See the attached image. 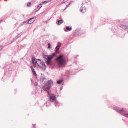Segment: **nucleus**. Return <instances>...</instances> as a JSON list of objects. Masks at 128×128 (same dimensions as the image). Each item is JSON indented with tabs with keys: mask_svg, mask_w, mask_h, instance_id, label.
I'll list each match as a JSON object with an SVG mask.
<instances>
[{
	"mask_svg": "<svg viewBox=\"0 0 128 128\" xmlns=\"http://www.w3.org/2000/svg\"><path fill=\"white\" fill-rule=\"evenodd\" d=\"M64 55H60L56 60L58 62V64L59 67H65L66 65V60L64 58Z\"/></svg>",
	"mask_w": 128,
	"mask_h": 128,
	"instance_id": "nucleus-1",
	"label": "nucleus"
},
{
	"mask_svg": "<svg viewBox=\"0 0 128 128\" xmlns=\"http://www.w3.org/2000/svg\"><path fill=\"white\" fill-rule=\"evenodd\" d=\"M114 109L117 112L120 114L121 115L128 118V112H126L124 108L121 109L119 108L115 107L114 108Z\"/></svg>",
	"mask_w": 128,
	"mask_h": 128,
	"instance_id": "nucleus-2",
	"label": "nucleus"
},
{
	"mask_svg": "<svg viewBox=\"0 0 128 128\" xmlns=\"http://www.w3.org/2000/svg\"><path fill=\"white\" fill-rule=\"evenodd\" d=\"M53 84V82L51 80L48 81L45 84L43 87L44 90L45 91H47L50 90Z\"/></svg>",
	"mask_w": 128,
	"mask_h": 128,
	"instance_id": "nucleus-3",
	"label": "nucleus"
},
{
	"mask_svg": "<svg viewBox=\"0 0 128 128\" xmlns=\"http://www.w3.org/2000/svg\"><path fill=\"white\" fill-rule=\"evenodd\" d=\"M120 22L123 23V24H120V26L121 28L126 31L128 33V23L126 21H120Z\"/></svg>",
	"mask_w": 128,
	"mask_h": 128,
	"instance_id": "nucleus-4",
	"label": "nucleus"
},
{
	"mask_svg": "<svg viewBox=\"0 0 128 128\" xmlns=\"http://www.w3.org/2000/svg\"><path fill=\"white\" fill-rule=\"evenodd\" d=\"M55 55V53H53L52 55L50 56H48L45 55H43L44 58L46 59L47 60H51L54 57Z\"/></svg>",
	"mask_w": 128,
	"mask_h": 128,
	"instance_id": "nucleus-5",
	"label": "nucleus"
},
{
	"mask_svg": "<svg viewBox=\"0 0 128 128\" xmlns=\"http://www.w3.org/2000/svg\"><path fill=\"white\" fill-rule=\"evenodd\" d=\"M38 66H39L40 68H42V69L44 70L46 69V66L44 64V63L42 61H40V64H38Z\"/></svg>",
	"mask_w": 128,
	"mask_h": 128,
	"instance_id": "nucleus-6",
	"label": "nucleus"
},
{
	"mask_svg": "<svg viewBox=\"0 0 128 128\" xmlns=\"http://www.w3.org/2000/svg\"><path fill=\"white\" fill-rule=\"evenodd\" d=\"M36 18H31L28 20L27 23L28 24H30L32 23L35 20Z\"/></svg>",
	"mask_w": 128,
	"mask_h": 128,
	"instance_id": "nucleus-7",
	"label": "nucleus"
},
{
	"mask_svg": "<svg viewBox=\"0 0 128 128\" xmlns=\"http://www.w3.org/2000/svg\"><path fill=\"white\" fill-rule=\"evenodd\" d=\"M49 97L50 98V102H53L56 100V97L55 96H54L50 95Z\"/></svg>",
	"mask_w": 128,
	"mask_h": 128,
	"instance_id": "nucleus-8",
	"label": "nucleus"
},
{
	"mask_svg": "<svg viewBox=\"0 0 128 128\" xmlns=\"http://www.w3.org/2000/svg\"><path fill=\"white\" fill-rule=\"evenodd\" d=\"M61 46V44H58V45L55 48V51L56 52H57L59 50H60V48Z\"/></svg>",
	"mask_w": 128,
	"mask_h": 128,
	"instance_id": "nucleus-9",
	"label": "nucleus"
},
{
	"mask_svg": "<svg viewBox=\"0 0 128 128\" xmlns=\"http://www.w3.org/2000/svg\"><path fill=\"white\" fill-rule=\"evenodd\" d=\"M32 61L33 63L34 64L38 63L37 62L38 61L36 60V58L34 57H32Z\"/></svg>",
	"mask_w": 128,
	"mask_h": 128,
	"instance_id": "nucleus-10",
	"label": "nucleus"
},
{
	"mask_svg": "<svg viewBox=\"0 0 128 128\" xmlns=\"http://www.w3.org/2000/svg\"><path fill=\"white\" fill-rule=\"evenodd\" d=\"M63 22V20H57L56 24L58 25H60Z\"/></svg>",
	"mask_w": 128,
	"mask_h": 128,
	"instance_id": "nucleus-11",
	"label": "nucleus"
},
{
	"mask_svg": "<svg viewBox=\"0 0 128 128\" xmlns=\"http://www.w3.org/2000/svg\"><path fill=\"white\" fill-rule=\"evenodd\" d=\"M46 63L48 65H51V64L50 60H48L47 61H46Z\"/></svg>",
	"mask_w": 128,
	"mask_h": 128,
	"instance_id": "nucleus-12",
	"label": "nucleus"
},
{
	"mask_svg": "<svg viewBox=\"0 0 128 128\" xmlns=\"http://www.w3.org/2000/svg\"><path fill=\"white\" fill-rule=\"evenodd\" d=\"M80 12L84 13L86 11V8L85 7H84L82 9H80Z\"/></svg>",
	"mask_w": 128,
	"mask_h": 128,
	"instance_id": "nucleus-13",
	"label": "nucleus"
},
{
	"mask_svg": "<svg viewBox=\"0 0 128 128\" xmlns=\"http://www.w3.org/2000/svg\"><path fill=\"white\" fill-rule=\"evenodd\" d=\"M55 106L56 107H57L59 106V103L57 101H56L55 103Z\"/></svg>",
	"mask_w": 128,
	"mask_h": 128,
	"instance_id": "nucleus-14",
	"label": "nucleus"
},
{
	"mask_svg": "<svg viewBox=\"0 0 128 128\" xmlns=\"http://www.w3.org/2000/svg\"><path fill=\"white\" fill-rule=\"evenodd\" d=\"M66 29L70 31L72 30V28L71 27H70L69 26H67L66 27Z\"/></svg>",
	"mask_w": 128,
	"mask_h": 128,
	"instance_id": "nucleus-15",
	"label": "nucleus"
},
{
	"mask_svg": "<svg viewBox=\"0 0 128 128\" xmlns=\"http://www.w3.org/2000/svg\"><path fill=\"white\" fill-rule=\"evenodd\" d=\"M62 80H59L57 81V83L58 84H60L62 82Z\"/></svg>",
	"mask_w": 128,
	"mask_h": 128,
	"instance_id": "nucleus-16",
	"label": "nucleus"
},
{
	"mask_svg": "<svg viewBox=\"0 0 128 128\" xmlns=\"http://www.w3.org/2000/svg\"><path fill=\"white\" fill-rule=\"evenodd\" d=\"M31 4V3L30 2H29L27 4V6L28 7H29L30 6V5Z\"/></svg>",
	"mask_w": 128,
	"mask_h": 128,
	"instance_id": "nucleus-17",
	"label": "nucleus"
},
{
	"mask_svg": "<svg viewBox=\"0 0 128 128\" xmlns=\"http://www.w3.org/2000/svg\"><path fill=\"white\" fill-rule=\"evenodd\" d=\"M45 79V78L44 77H43V78H41V80L42 81V82H43L44 81Z\"/></svg>",
	"mask_w": 128,
	"mask_h": 128,
	"instance_id": "nucleus-18",
	"label": "nucleus"
},
{
	"mask_svg": "<svg viewBox=\"0 0 128 128\" xmlns=\"http://www.w3.org/2000/svg\"><path fill=\"white\" fill-rule=\"evenodd\" d=\"M32 72H33V73L35 75V76H36L37 75V74H36V73L35 71H34Z\"/></svg>",
	"mask_w": 128,
	"mask_h": 128,
	"instance_id": "nucleus-19",
	"label": "nucleus"
},
{
	"mask_svg": "<svg viewBox=\"0 0 128 128\" xmlns=\"http://www.w3.org/2000/svg\"><path fill=\"white\" fill-rule=\"evenodd\" d=\"M48 48H49V49H50L51 48V45L50 44V43H49L48 44Z\"/></svg>",
	"mask_w": 128,
	"mask_h": 128,
	"instance_id": "nucleus-20",
	"label": "nucleus"
},
{
	"mask_svg": "<svg viewBox=\"0 0 128 128\" xmlns=\"http://www.w3.org/2000/svg\"><path fill=\"white\" fill-rule=\"evenodd\" d=\"M31 70H32V72L35 71L34 69V68H33V67L32 66H31Z\"/></svg>",
	"mask_w": 128,
	"mask_h": 128,
	"instance_id": "nucleus-21",
	"label": "nucleus"
},
{
	"mask_svg": "<svg viewBox=\"0 0 128 128\" xmlns=\"http://www.w3.org/2000/svg\"><path fill=\"white\" fill-rule=\"evenodd\" d=\"M3 48V47L1 46H0V51L2 50Z\"/></svg>",
	"mask_w": 128,
	"mask_h": 128,
	"instance_id": "nucleus-22",
	"label": "nucleus"
},
{
	"mask_svg": "<svg viewBox=\"0 0 128 128\" xmlns=\"http://www.w3.org/2000/svg\"><path fill=\"white\" fill-rule=\"evenodd\" d=\"M71 4V3H69L67 5H66V8H68V6L70 5Z\"/></svg>",
	"mask_w": 128,
	"mask_h": 128,
	"instance_id": "nucleus-23",
	"label": "nucleus"
},
{
	"mask_svg": "<svg viewBox=\"0 0 128 128\" xmlns=\"http://www.w3.org/2000/svg\"><path fill=\"white\" fill-rule=\"evenodd\" d=\"M36 60L38 61V60L40 62V61H42L40 60V59H37Z\"/></svg>",
	"mask_w": 128,
	"mask_h": 128,
	"instance_id": "nucleus-24",
	"label": "nucleus"
},
{
	"mask_svg": "<svg viewBox=\"0 0 128 128\" xmlns=\"http://www.w3.org/2000/svg\"><path fill=\"white\" fill-rule=\"evenodd\" d=\"M40 8H39V9H38V10L37 12L38 11V10L40 8L42 7V5L41 6H40Z\"/></svg>",
	"mask_w": 128,
	"mask_h": 128,
	"instance_id": "nucleus-25",
	"label": "nucleus"
},
{
	"mask_svg": "<svg viewBox=\"0 0 128 128\" xmlns=\"http://www.w3.org/2000/svg\"><path fill=\"white\" fill-rule=\"evenodd\" d=\"M47 93H48V95H49V96L50 95V92H48V91L47 92Z\"/></svg>",
	"mask_w": 128,
	"mask_h": 128,
	"instance_id": "nucleus-26",
	"label": "nucleus"
},
{
	"mask_svg": "<svg viewBox=\"0 0 128 128\" xmlns=\"http://www.w3.org/2000/svg\"><path fill=\"white\" fill-rule=\"evenodd\" d=\"M42 5V4H40L38 6H37V7H38H38H40V6H41V5Z\"/></svg>",
	"mask_w": 128,
	"mask_h": 128,
	"instance_id": "nucleus-27",
	"label": "nucleus"
},
{
	"mask_svg": "<svg viewBox=\"0 0 128 128\" xmlns=\"http://www.w3.org/2000/svg\"><path fill=\"white\" fill-rule=\"evenodd\" d=\"M48 2H47L46 1H45L44 2H43V3H46Z\"/></svg>",
	"mask_w": 128,
	"mask_h": 128,
	"instance_id": "nucleus-28",
	"label": "nucleus"
},
{
	"mask_svg": "<svg viewBox=\"0 0 128 128\" xmlns=\"http://www.w3.org/2000/svg\"><path fill=\"white\" fill-rule=\"evenodd\" d=\"M27 22L26 21V22H23V24H25Z\"/></svg>",
	"mask_w": 128,
	"mask_h": 128,
	"instance_id": "nucleus-29",
	"label": "nucleus"
},
{
	"mask_svg": "<svg viewBox=\"0 0 128 128\" xmlns=\"http://www.w3.org/2000/svg\"><path fill=\"white\" fill-rule=\"evenodd\" d=\"M66 2V1H65V0H64L62 2V3H64V2Z\"/></svg>",
	"mask_w": 128,
	"mask_h": 128,
	"instance_id": "nucleus-30",
	"label": "nucleus"
},
{
	"mask_svg": "<svg viewBox=\"0 0 128 128\" xmlns=\"http://www.w3.org/2000/svg\"><path fill=\"white\" fill-rule=\"evenodd\" d=\"M49 20H49L48 21H45V23H47L48 22V21H49Z\"/></svg>",
	"mask_w": 128,
	"mask_h": 128,
	"instance_id": "nucleus-31",
	"label": "nucleus"
},
{
	"mask_svg": "<svg viewBox=\"0 0 128 128\" xmlns=\"http://www.w3.org/2000/svg\"><path fill=\"white\" fill-rule=\"evenodd\" d=\"M24 24H23V22H22V24H21V26H22L23 25H24Z\"/></svg>",
	"mask_w": 128,
	"mask_h": 128,
	"instance_id": "nucleus-32",
	"label": "nucleus"
},
{
	"mask_svg": "<svg viewBox=\"0 0 128 128\" xmlns=\"http://www.w3.org/2000/svg\"><path fill=\"white\" fill-rule=\"evenodd\" d=\"M2 21V20H0V24L1 23V22Z\"/></svg>",
	"mask_w": 128,
	"mask_h": 128,
	"instance_id": "nucleus-33",
	"label": "nucleus"
},
{
	"mask_svg": "<svg viewBox=\"0 0 128 128\" xmlns=\"http://www.w3.org/2000/svg\"><path fill=\"white\" fill-rule=\"evenodd\" d=\"M62 87L61 88H60V90H62Z\"/></svg>",
	"mask_w": 128,
	"mask_h": 128,
	"instance_id": "nucleus-34",
	"label": "nucleus"
},
{
	"mask_svg": "<svg viewBox=\"0 0 128 128\" xmlns=\"http://www.w3.org/2000/svg\"><path fill=\"white\" fill-rule=\"evenodd\" d=\"M65 32H66V30H65Z\"/></svg>",
	"mask_w": 128,
	"mask_h": 128,
	"instance_id": "nucleus-35",
	"label": "nucleus"
},
{
	"mask_svg": "<svg viewBox=\"0 0 128 128\" xmlns=\"http://www.w3.org/2000/svg\"><path fill=\"white\" fill-rule=\"evenodd\" d=\"M7 0H5V1H6Z\"/></svg>",
	"mask_w": 128,
	"mask_h": 128,
	"instance_id": "nucleus-36",
	"label": "nucleus"
},
{
	"mask_svg": "<svg viewBox=\"0 0 128 128\" xmlns=\"http://www.w3.org/2000/svg\"><path fill=\"white\" fill-rule=\"evenodd\" d=\"M36 128L35 127H34V128Z\"/></svg>",
	"mask_w": 128,
	"mask_h": 128,
	"instance_id": "nucleus-37",
	"label": "nucleus"
},
{
	"mask_svg": "<svg viewBox=\"0 0 128 128\" xmlns=\"http://www.w3.org/2000/svg\"><path fill=\"white\" fill-rule=\"evenodd\" d=\"M33 125H35V124Z\"/></svg>",
	"mask_w": 128,
	"mask_h": 128,
	"instance_id": "nucleus-38",
	"label": "nucleus"
}]
</instances>
